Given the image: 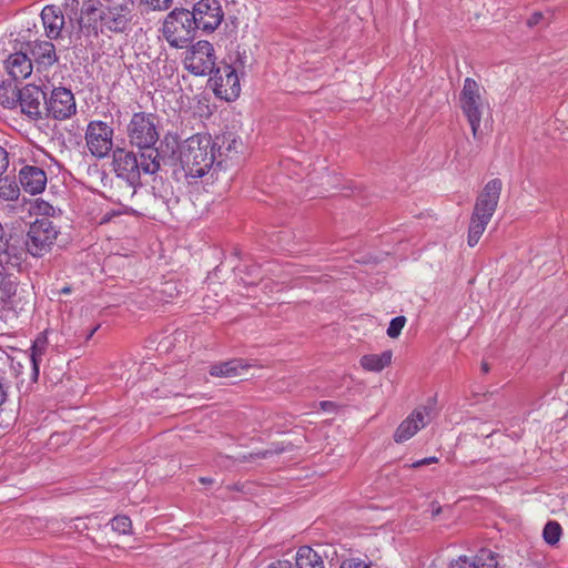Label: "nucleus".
I'll list each match as a JSON object with an SVG mask.
<instances>
[{
	"label": "nucleus",
	"instance_id": "nucleus-1",
	"mask_svg": "<svg viewBox=\"0 0 568 568\" xmlns=\"http://www.w3.org/2000/svg\"><path fill=\"white\" fill-rule=\"evenodd\" d=\"M133 17V0L104 2L100 8L91 0L83 4L79 23L81 29H89L91 22L100 21L101 27L111 32H124L130 27Z\"/></svg>",
	"mask_w": 568,
	"mask_h": 568
},
{
	"label": "nucleus",
	"instance_id": "nucleus-2",
	"mask_svg": "<svg viewBox=\"0 0 568 568\" xmlns=\"http://www.w3.org/2000/svg\"><path fill=\"white\" fill-rule=\"evenodd\" d=\"M217 142L206 133H197L187 138L180 149V160L186 175L193 179L203 178L216 162Z\"/></svg>",
	"mask_w": 568,
	"mask_h": 568
},
{
	"label": "nucleus",
	"instance_id": "nucleus-3",
	"mask_svg": "<svg viewBox=\"0 0 568 568\" xmlns=\"http://www.w3.org/2000/svg\"><path fill=\"white\" fill-rule=\"evenodd\" d=\"M112 165L116 176L133 189V194L142 174H154L160 170L159 152L149 150L136 154L125 149H116L113 151Z\"/></svg>",
	"mask_w": 568,
	"mask_h": 568
},
{
	"label": "nucleus",
	"instance_id": "nucleus-4",
	"mask_svg": "<svg viewBox=\"0 0 568 568\" xmlns=\"http://www.w3.org/2000/svg\"><path fill=\"white\" fill-rule=\"evenodd\" d=\"M485 89L471 78H466L459 94V106L466 116L474 139H478V130L489 103L484 98Z\"/></svg>",
	"mask_w": 568,
	"mask_h": 568
},
{
	"label": "nucleus",
	"instance_id": "nucleus-5",
	"mask_svg": "<svg viewBox=\"0 0 568 568\" xmlns=\"http://www.w3.org/2000/svg\"><path fill=\"white\" fill-rule=\"evenodd\" d=\"M195 22L191 12L184 8H175L166 14L162 24L163 38L172 48L182 49L194 38Z\"/></svg>",
	"mask_w": 568,
	"mask_h": 568
},
{
	"label": "nucleus",
	"instance_id": "nucleus-6",
	"mask_svg": "<svg viewBox=\"0 0 568 568\" xmlns=\"http://www.w3.org/2000/svg\"><path fill=\"white\" fill-rule=\"evenodd\" d=\"M158 124V116L153 113H134L126 125V135L131 145L143 151L154 150L153 145L160 136Z\"/></svg>",
	"mask_w": 568,
	"mask_h": 568
},
{
	"label": "nucleus",
	"instance_id": "nucleus-7",
	"mask_svg": "<svg viewBox=\"0 0 568 568\" xmlns=\"http://www.w3.org/2000/svg\"><path fill=\"white\" fill-rule=\"evenodd\" d=\"M60 231L58 226L47 217H38L30 225L27 234V248L33 256H43L54 245Z\"/></svg>",
	"mask_w": 568,
	"mask_h": 568
},
{
	"label": "nucleus",
	"instance_id": "nucleus-8",
	"mask_svg": "<svg viewBox=\"0 0 568 568\" xmlns=\"http://www.w3.org/2000/svg\"><path fill=\"white\" fill-rule=\"evenodd\" d=\"M215 50L211 42L200 40L185 52L184 67L194 75H206L215 68Z\"/></svg>",
	"mask_w": 568,
	"mask_h": 568
},
{
	"label": "nucleus",
	"instance_id": "nucleus-9",
	"mask_svg": "<svg viewBox=\"0 0 568 568\" xmlns=\"http://www.w3.org/2000/svg\"><path fill=\"white\" fill-rule=\"evenodd\" d=\"M113 128L106 122L92 120L88 123L84 139L90 154L98 159H103L113 148Z\"/></svg>",
	"mask_w": 568,
	"mask_h": 568
},
{
	"label": "nucleus",
	"instance_id": "nucleus-10",
	"mask_svg": "<svg viewBox=\"0 0 568 568\" xmlns=\"http://www.w3.org/2000/svg\"><path fill=\"white\" fill-rule=\"evenodd\" d=\"M190 12L196 29L204 33L214 32L224 20V11L220 0H199L193 4Z\"/></svg>",
	"mask_w": 568,
	"mask_h": 568
},
{
	"label": "nucleus",
	"instance_id": "nucleus-11",
	"mask_svg": "<svg viewBox=\"0 0 568 568\" xmlns=\"http://www.w3.org/2000/svg\"><path fill=\"white\" fill-rule=\"evenodd\" d=\"M44 110L51 119L63 121L70 119L77 112V103L71 90L58 87L50 95L45 97Z\"/></svg>",
	"mask_w": 568,
	"mask_h": 568
},
{
	"label": "nucleus",
	"instance_id": "nucleus-12",
	"mask_svg": "<svg viewBox=\"0 0 568 568\" xmlns=\"http://www.w3.org/2000/svg\"><path fill=\"white\" fill-rule=\"evenodd\" d=\"M430 406H419L415 408L396 428L394 440L404 443L415 436L430 422Z\"/></svg>",
	"mask_w": 568,
	"mask_h": 568
},
{
	"label": "nucleus",
	"instance_id": "nucleus-13",
	"mask_svg": "<svg viewBox=\"0 0 568 568\" xmlns=\"http://www.w3.org/2000/svg\"><path fill=\"white\" fill-rule=\"evenodd\" d=\"M213 80L215 84L214 91L220 98L233 101L240 95V79L232 65L225 64L217 68Z\"/></svg>",
	"mask_w": 568,
	"mask_h": 568
},
{
	"label": "nucleus",
	"instance_id": "nucleus-14",
	"mask_svg": "<svg viewBox=\"0 0 568 568\" xmlns=\"http://www.w3.org/2000/svg\"><path fill=\"white\" fill-rule=\"evenodd\" d=\"M501 189L503 182L499 179H493L486 183L476 200L473 212L475 216H483L491 220L498 205Z\"/></svg>",
	"mask_w": 568,
	"mask_h": 568
},
{
	"label": "nucleus",
	"instance_id": "nucleus-15",
	"mask_svg": "<svg viewBox=\"0 0 568 568\" xmlns=\"http://www.w3.org/2000/svg\"><path fill=\"white\" fill-rule=\"evenodd\" d=\"M21 112L31 120L42 116V104H45V93L34 84H27L18 93Z\"/></svg>",
	"mask_w": 568,
	"mask_h": 568
},
{
	"label": "nucleus",
	"instance_id": "nucleus-16",
	"mask_svg": "<svg viewBox=\"0 0 568 568\" xmlns=\"http://www.w3.org/2000/svg\"><path fill=\"white\" fill-rule=\"evenodd\" d=\"M32 61L37 71L48 70L59 61L55 47L50 41L36 40L29 44Z\"/></svg>",
	"mask_w": 568,
	"mask_h": 568
},
{
	"label": "nucleus",
	"instance_id": "nucleus-17",
	"mask_svg": "<svg viewBox=\"0 0 568 568\" xmlns=\"http://www.w3.org/2000/svg\"><path fill=\"white\" fill-rule=\"evenodd\" d=\"M21 187L29 194L36 195L44 191L47 186V173L33 165H24L19 172Z\"/></svg>",
	"mask_w": 568,
	"mask_h": 568
},
{
	"label": "nucleus",
	"instance_id": "nucleus-18",
	"mask_svg": "<svg viewBox=\"0 0 568 568\" xmlns=\"http://www.w3.org/2000/svg\"><path fill=\"white\" fill-rule=\"evenodd\" d=\"M449 568H498L497 555L489 549H481L474 558L459 556Z\"/></svg>",
	"mask_w": 568,
	"mask_h": 568
},
{
	"label": "nucleus",
	"instance_id": "nucleus-19",
	"mask_svg": "<svg viewBox=\"0 0 568 568\" xmlns=\"http://www.w3.org/2000/svg\"><path fill=\"white\" fill-rule=\"evenodd\" d=\"M4 69L13 80H24L33 70L32 60L23 52H14L4 61Z\"/></svg>",
	"mask_w": 568,
	"mask_h": 568
},
{
	"label": "nucleus",
	"instance_id": "nucleus-20",
	"mask_svg": "<svg viewBox=\"0 0 568 568\" xmlns=\"http://www.w3.org/2000/svg\"><path fill=\"white\" fill-rule=\"evenodd\" d=\"M41 19L45 36L49 39H58L64 27V16L57 6H45L41 11Z\"/></svg>",
	"mask_w": 568,
	"mask_h": 568
},
{
	"label": "nucleus",
	"instance_id": "nucleus-21",
	"mask_svg": "<svg viewBox=\"0 0 568 568\" xmlns=\"http://www.w3.org/2000/svg\"><path fill=\"white\" fill-rule=\"evenodd\" d=\"M49 342L44 333L39 334L30 347V361L32 363V381L37 382L40 364L48 351Z\"/></svg>",
	"mask_w": 568,
	"mask_h": 568
},
{
	"label": "nucleus",
	"instance_id": "nucleus-22",
	"mask_svg": "<svg viewBox=\"0 0 568 568\" xmlns=\"http://www.w3.org/2000/svg\"><path fill=\"white\" fill-rule=\"evenodd\" d=\"M248 367L250 366L244 364L241 359H232L212 365L210 374L217 377H240L247 372Z\"/></svg>",
	"mask_w": 568,
	"mask_h": 568
},
{
	"label": "nucleus",
	"instance_id": "nucleus-23",
	"mask_svg": "<svg viewBox=\"0 0 568 568\" xmlns=\"http://www.w3.org/2000/svg\"><path fill=\"white\" fill-rule=\"evenodd\" d=\"M295 561L296 568H325L322 557L308 546L298 548Z\"/></svg>",
	"mask_w": 568,
	"mask_h": 568
},
{
	"label": "nucleus",
	"instance_id": "nucleus-24",
	"mask_svg": "<svg viewBox=\"0 0 568 568\" xmlns=\"http://www.w3.org/2000/svg\"><path fill=\"white\" fill-rule=\"evenodd\" d=\"M392 362V352L385 351L382 354H368L362 356L361 366L368 372H381Z\"/></svg>",
	"mask_w": 568,
	"mask_h": 568
},
{
	"label": "nucleus",
	"instance_id": "nucleus-25",
	"mask_svg": "<svg viewBox=\"0 0 568 568\" xmlns=\"http://www.w3.org/2000/svg\"><path fill=\"white\" fill-rule=\"evenodd\" d=\"M489 219H485L483 216H475L473 213L469 229H468V245L475 246L483 233L486 230L487 224L489 223Z\"/></svg>",
	"mask_w": 568,
	"mask_h": 568
},
{
	"label": "nucleus",
	"instance_id": "nucleus-26",
	"mask_svg": "<svg viewBox=\"0 0 568 568\" xmlns=\"http://www.w3.org/2000/svg\"><path fill=\"white\" fill-rule=\"evenodd\" d=\"M20 187L16 181L3 178L0 179V199L4 201H16L19 199Z\"/></svg>",
	"mask_w": 568,
	"mask_h": 568
},
{
	"label": "nucleus",
	"instance_id": "nucleus-27",
	"mask_svg": "<svg viewBox=\"0 0 568 568\" xmlns=\"http://www.w3.org/2000/svg\"><path fill=\"white\" fill-rule=\"evenodd\" d=\"M217 142V146H216V150L219 149L220 151L223 150L224 151V154L226 156H230L231 153H237L239 152V148L241 146V141L237 140L235 136H233V134L229 133V134H224L222 135L221 138L217 136L216 140Z\"/></svg>",
	"mask_w": 568,
	"mask_h": 568
},
{
	"label": "nucleus",
	"instance_id": "nucleus-28",
	"mask_svg": "<svg viewBox=\"0 0 568 568\" xmlns=\"http://www.w3.org/2000/svg\"><path fill=\"white\" fill-rule=\"evenodd\" d=\"M542 536L548 545H556L561 536V527L557 521H549L546 524Z\"/></svg>",
	"mask_w": 568,
	"mask_h": 568
},
{
	"label": "nucleus",
	"instance_id": "nucleus-29",
	"mask_svg": "<svg viewBox=\"0 0 568 568\" xmlns=\"http://www.w3.org/2000/svg\"><path fill=\"white\" fill-rule=\"evenodd\" d=\"M32 210H33L34 214L41 215L42 217H47V219L54 216L57 213V210L54 209V206L42 199H37L34 201V203L32 205Z\"/></svg>",
	"mask_w": 568,
	"mask_h": 568
},
{
	"label": "nucleus",
	"instance_id": "nucleus-30",
	"mask_svg": "<svg viewBox=\"0 0 568 568\" xmlns=\"http://www.w3.org/2000/svg\"><path fill=\"white\" fill-rule=\"evenodd\" d=\"M111 526L120 534H128L131 529V520L128 516H116L112 519Z\"/></svg>",
	"mask_w": 568,
	"mask_h": 568
},
{
	"label": "nucleus",
	"instance_id": "nucleus-31",
	"mask_svg": "<svg viewBox=\"0 0 568 568\" xmlns=\"http://www.w3.org/2000/svg\"><path fill=\"white\" fill-rule=\"evenodd\" d=\"M406 323V318L404 316H397L393 318L387 328V335L390 338H396L399 336L402 329L404 328Z\"/></svg>",
	"mask_w": 568,
	"mask_h": 568
},
{
	"label": "nucleus",
	"instance_id": "nucleus-32",
	"mask_svg": "<svg viewBox=\"0 0 568 568\" xmlns=\"http://www.w3.org/2000/svg\"><path fill=\"white\" fill-rule=\"evenodd\" d=\"M171 2L172 0H141V4L150 10H165Z\"/></svg>",
	"mask_w": 568,
	"mask_h": 568
},
{
	"label": "nucleus",
	"instance_id": "nucleus-33",
	"mask_svg": "<svg viewBox=\"0 0 568 568\" xmlns=\"http://www.w3.org/2000/svg\"><path fill=\"white\" fill-rule=\"evenodd\" d=\"M339 568H371L368 564H366L365 561L361 560V559H355V558H351V559H346L344 560Z\"/></svg>",
	"mask_w": 568,
	"mask_h": 568
},
{
	"label": "nucleus",
	"instance_id": "nucleus-34",
	"mask_svg": "<svg viewBox=\"0 0 568 568\" xmlns=\"http://www.w3.org/2000/svg\"><path fill=\"white\" fill-rule=\"evenodd\" d=\"M9 166V153L0 145V176L7 171Z\"/></svg>",
	"mask_w": 568,
	"mask_h": 568
},
{
	"label": "nucleus",
	"instance_id": "nucleus-35",
	"mask_svg": "<svg viewBox=\"0 0 568 568\" xmlns=\"http://www.w3.org/2000/svg\"><path fill=\"white\" fill-rule=\"evenodd\" d=\"M268 568H294V566L288 560H277L270 565Z\"/></svg>",
	"mask_w": 568,
	"mask_h": 568
},
{
	"label": "nucleus",
	"instance_id": "nucleus-36",
	"mask_svg": "<svg viewBox=\"0 0 568 568\" xmlns=\"http://www.w3.org/2000/svg\"><path fill=\"white\" fill-rule=\"evenodd\" d=\"M541 19H542V13L541 12H535L528 19L527 23H528L529 27H532V26L538 24Z\"/></svg>",
	"mask_w": 568,
	"mask_h": 568
},
{
	"label": "nucleus",
	"instance_id": "nucleus-37",
	"mask_svg": "<svg viewBox=\"0 0 568 568\" xmlns=\"http://www.w3.org/2000/svg\"><path fill=\"white\" fill-rule=\"evenodd\" d=\"M429 465L426 458L419 459L414 462L413 464L408 465L409 468H419L422 466Z\"/></svg>",
	"mask_w": 568,
	"mask_h": 568
},
{
	"label": "nucleus",
	"instance_id": "nucleus-38",
	"mask_svg": "<svg viewBox=\"0 0 568 568\" xmlns=\"http://www.w3.org/2000/svg\"><path fill=\"white\" fill-rule=\"evenodd\" d=\"M7 398V389L3 385V383L0 381V405H2L6 402Z\"/></svg>",
	"mask_w": 568,
	"mask_h": 568
},
{
	"label": "nucleus",
	"instance_id": "nucleus-39",
	"mask_svg": "<svg viewBox=\"0 0 568 568\" xmlns=\"http://www.w3.org/2000/svg\"><path fill=\"white\" fill-rule=\"evenodd\" d=\"M426 459H427V462L429 463V465H430V464L438 463V458H437V457H435V456L427 457Z\"/></svg>",
	"mask_w": 568,
	"mask_h": 568
},
{
	"label": "nucleus",
	"instance_id": "nucleus-40",
	"mask_svg": "<svg viewBox=\"0 0 568 568\" xmlns=\"http://www.w3.org/2000/svg\"><path fill=\"white\" fill-rule=\"evenodd\" d=\"M332 405H333V403H331V402H322L321 403V406L323 409H326V408H328V406H332Z\"/></svg>",
	"mask_w": 568,
	"mask_h": 568
},
{
	"label": "nucleus",
	"instance_id": "nucleus-41",
	"mask_svg": "<svg viewBox=\"0 0 568 568\" xmlns=\"http://www.w3.org/2000/svg\"><path fill=\"white\" fill-rule=\"evenodd\" d=\"M481 369L484 373H488L489 372V365L487 363H483L481 364Z\"/></svg>",
	"mask_w": 568,
	"mask_h": 568
},
{
	"label": "nucleus",
	"instance_id": "nucleus-42",
	"mask_svg": "<svg viewBox=\"0 0 568 568\" xmlns=\"http://www.w3.org/2000/svg\"><path fill=\"white\" fill-rule=\"evenodd\" d=\"M71 292V288L69 286H65L61 290V293L69 294Z\"/></svg>",
	"mask_w": 568,
	"mask_h": 568
},
{
	"label": "nucleus",
	"instance_id": "nucleus-43",
	"mask_svg": "<svg viewBox=\"0 0 568 568\" xmlns=\"http://www.w3.org/2000/svg\"><path fill=\"white\" fill-rule=\"evenodd\" d=\"M201 481H202V483H209L210 480H209V479H206V478H201Z\"/></svg>",
	"mask_w": 568,
	"mask_h": 568
},
{
	"label": "nucleus",
	"instance_id": "nucleus-44",
	"mask_svg": "<svg viewBox=\"0 0 568 568\" xmlns=\"http://www.w3.org/2000/svg\"><path fill=\"white\" fill-rule=\"evenodd\" d=\"M95 331H97V328L92 329V332L90 333L89 337L93 336Z\"/></svg>",
	"mask_w": 568,
	"mask_h": 568
}]
</instances>
